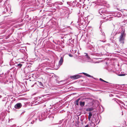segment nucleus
Listing matches in <instances>:
<instances>
[{"instance_id": "f257e3e1", "label": "nucleus", "mask_w": 127, "mask_h": 127, "mask_svg": "<svg viewBox=\"0 0 127 127\" xmlns=\"http://www.w3.org/2000/svg\"><path fill=\"white\" fill-rule=\"evenodd\" d=\"M125 29H123L121 32V34L120 37L119 41L121 43H124L125 38L126 35V34L125 33Z\"/></svg>"}, {"instance_id": "f03ea898", "label": "nucleus", "mask_w": 127, "mask_h": 127, "mask_svg": "<svg viewBox=\"0 0 127 127\" xmlns=\"http://www.w3.org/2000/svg\"><path fill=\"white\" fill-rule=\"evenodd\" d=\"M6 76L4 78V81L5 83H11L12 82L13 79H12V77L10 78L7 77V74H6Z\"/></svg>"}, {"instance_id": "7ed1b4c3", "label": "nucleus", "mask_w": 127, "mask_h": 127, "mask_svg": "<svg viewBox=\"0 0 127 127\" xmlns=\"http://www.w3.org/2000/svg\"><path fill=\"white\" fill-rule=\"evenodd\" d=\"M22 106V105L21 103H17L14 106V107L16 109H19L21 108Z\"/></svg>"}, {"instance_id": "20e7f679", "label": "nucleus", "mask_w": 127, "mask_h": 127, "mask_svg": "<svg viewBox=\"0 0 127 127\" xmlns=\"http://www.w3.org/2000/svg\"><path fill=\"white\" fill-rule=\"evenodd\" d=\"M40 86V82L39 81H37V82H35L33 85L32 86V87L34 86L37 87V86L38 87H39Z\"/></svg>"}, {"instance_id": "39448f33", "label": "nucleus", "mask_w": 127, "mask_h": 127, "mask_svg": "<svg viewBox=\"0 0 127 127\" xmlns=\"http://www.w3.org/2000/svg\"><path fill=\"white\" fill-rule=\"evenodd\" d=\"M80 77V76L78 75H75L71 77V78L74 79H76L79 78Z\"/></svg>"}, {"instance_id": "423d86ee", "label": "nucleus", "mask_w": 127, "mask_h": 127, "mask_svg": "<svg viewBox=\"0 0 127 127\" xmlns=\"http://www.w3.org/2000/svg\"><path fill=\"white\" fill-rule=\"evenodd\" d=\"M63 59L62 57H61L59 62V65L60 66L63 64Z\"/></svg>"}, {"instance_id": "0eeeda50", "label": "nucleus", "mask_w": 127, "mask_h": 127, "mask_svg": "<svg viewBox=\"0 0 127 127\" xmlns=\"http://www.w3.org/2000/svg\"><path fill=\"white\" fill-rule=\"evenodd\" d=\"M105 10L104 9H99V13L100 14H101V13H105Z\"/></svg>"}, {"instance_id": "6e6552de", "label": "nucleus", "mask_w": 127, "mask_h": 127, "mask_svg": "<svg viewBox=\"0 0 127 127\" xmlns=\"http://www.w3.org/2000/svg\"><path fill=\"white\" fill-rule=\"evenodd\" d=\"M6 98H4L2 100V101L3 103H5V105H6L7 102V101L6 100Z\"/></svg>"}, {"instance_id": "1a4fd4ad", "label": "nucleus", "mask_w": 127, "mask_h": 127, "mask_svg": "<svg viewBox=\"0 0 127 127\" xmlns=\"http://www.w3.org/2000/svg\"><path fill=\"white\" fill-rule=\"evenodd\" d=\"M80 99V98H78L74 102L75 104L77 105H79V101Z\"/></svg>"}, {"instance_id": "9d476101", "label": "nucleus", "mask_w": 127, "mask_h": 127, "mask_svg": "<svg viewBox=\"0 0 127 127\" xmlns=\"http://www.w3.org/2000/svg\"><path fill=\"white\" fill-rule=\"evenodd\" d=\"M85 102L80 101V105L81 107H83L85 105Z\"/></svg>"}, {"instance_id": "9b49d317", "label": "nucleus", "mask_w": 127, "mask_h": 127, "mask_svg": "<svg viewBox=\"0 0 127 127\" xmlns=\"http://www.w3.org/2000/svg\"><path fill=\"white\" fill-rule=\"evenodd\" d=\"M41 116L43 120L45 118V113L44 112L43 113H42L41 115Z\"/></svg>"}, {"instance_id": "f8f14e48", "label": "nucleus", "mask_w": 127, "mask_h": 127, "mask_svg": "<svg viewBox=\"0 0 127 127\" xmlns=\"http://www.w3.org/2000/svg\"><path fill=\"white\" fill-rule=\"evenodd\" d=\"M82 73L83 74H84L85 75L87 76L88 77H93V76H91V75H90L86 73H84V72H83Z\"/></svg>"}, {"instance_id": "ddd939ff", "label": "nucleus", "mask_w": 127, "mask_h": 127, "mask_svg": "<svg viewBox=\"0 0 127 127\" xmlns=\"http://www.w3.org/2000/svg\"><path fill=\"white\" fill-rule=\"evenodd\" d=\"M92 114L91 112H90L89 113V115L88 117V118L89 120H90V118H91V116H92Z\"/></svg>"}, {"instance_id": "4468645a", "label": "nucleus", "mask_w": 127, "mask_h": 127, "mask_svg": "<svg viewBox=\"0 0 127 127\" xmlns=\"http://www.w3.org/2000/svg\"><path fill=\"white\" fill-rule=\"evenodd\" d=\"M34 50L35 51V53H36L37 51V54L39 55V52L38 51H39V49L37 50V49H36V48L35 47L34 48Z\"/></svg>"}, {"instance_id": "2eb2a0df", "label": "nucleus", "mask_w": 127, "mask_h": 127, "mask_svg": "<svg viewBox=\"0 0 127 127\" xmlns=\"http://www.w3.org/2000/svg\"><path fill=\"white\" fill-rule=\"evenodd\" d=\"M11 34H12L11 33L9 34L7 36H6V37H5V39H7L9 37L10 35Z\"/></svg>"}, {"instance_id": "dca6fc26", "label": "nucleus", "mask_w": 127, "mask_h": 127, "mask_svg": "<svg viewBox=\"0 0 127 127\" xmlns=\"http://www.w3.org/2000/svg\"><path fill=\"white\" fill-rule=\"evenodd\" d=\"M22 64H17V66L18 68H20L22 66Z\"/></svg>"}, {"instance_id": "f3484780", "label": "nucleus", "mask_w": 127, "mask_h": 127, "mask_svg": "<svg viewBox=\"0 0 127 127\" xmlns=\"http://www.w3.org/2000/svg\"><path fill=\"white\" fill-rule=\"evenodd\" d=\"M86 54L85 57L86 58L88 59H89L90 57L88 56L87 54Z\"/></svg>"}, {"instance_id": "a211bd4d", "label": "nucleus", "mask_w": 127, "mask_h": 127, "mask_svg": "<svg viewBox=\"0 0 127 127\" xmlns=\"http://www.w3.org/2000/svg\"><path fill=\"white\" fill-rule=\"evenodd\" d=\"M9 76H8V77H10V78L12 77V79H13V78L12 77V74H10L9 75H8Z\"/></svg>"}, {"instance_id": "6ab92c4d", "label": "nucleus", "mask_w": 127, "mask_h": 127, "mask_svg": "<svg viewBox=\"0 0 127 127\" xmlns=\"http://www.w3.org/2000/svg\"><path fill=\"white\" fill-rule=\"evenodd\" d=\"M125 75V74H119V75L120 76H124Z\"/></svg>"}, {"instance_id": "aec40b11", "label": "nucleus", "mask_w": 127, "mask_h": 127, "mask_svg": "<svg viewBox=\"0 0 127 127\" xmlns=\"http://www.w3.org/2000/svg\"><path fill=\"white\" fill-rule=\"evenodd\" d=\"M101 42H104V41H101L100 40H98V41H97V43L98 44L100 43Z\"/></svg>"}, {"instance_id": "412c9836", "label": "nucleus", "mask_w": 127, "mask_h": 127, "mask_svg": "<svg viewBox=\"0 0 127 127\" xmlns=\"http://www.w3.org/2000/svg\"><path fill=\"white\" fill-rule=\"evenodd\" d=\"M8 11V9L7 8H5V9H4V11Z\"/></svg>"}, {"instance_id": "4be33fe9", "label": "nucleus", "mask_w": 127, "mask_h": 127, "mask_svg": "<svg viewBox=\"0 0 127 127\" xmlns=\"http://www.w3.org/2000/svg\"><path fill=\"white\" fill-rule=\"evenodd\" d=\"M11 127H17L16 125H12Z\"/></svg>"}, {"instance_id": "5701e85b", "label": "nucleus", "mask_w": 127, "mask_h": 127, "mask_svg": "<svg viewBox=\"0 0 127 127\" xmlns=\"http://www.w3.org/2000/svg\"><path fill=\"white\" fill-rule=\"evenodd\" d=\"M99 80H100L101 81H102L103 82L104 81V80H103L101 78H100L99 79Z\"/></svg>"}, {"instance_id": "b1692460", "label": "nucleus", "mask_w": 127, "mask_h": 127, "mask_svg": "<svg viewBox=\"0 0 127 127\" xmlns=\"http://www.w3.org/2000/svg\"><path fill=\"white\" fill-rule=\"evenodd\" d=\"M72 51L73 52V53H76V50H74V51H73V48L72 50Z\"/></svg>"}, {"instance_id": "393cba45", "label": "nucleus", "mask_w": 127, "mask_h": 127, "mask_svg": "<svg viewBox=\"0 0 127 127\" xmlns=\"http://www.w3.org/2000/svg\"><path fill=\"white\" fill-rule=\"evenodd\" d=\"M69 12H66L65 13V14H69Z\"/></svg>"}, {"instance_id": "a878e982", "label": "nucleus", "mask_w": 127, "mask_h": 127, "mask_svg": "<svg viewBox=\"0 0 127 127\" xmlns=\"http://www.w3.org/2000/svg\"><path fill=\"white\" fill-rule=\"evenodd\" d=\"M34 123V121H32V122H31V124H33Z\"/></svg>"}, {"instance_id": "bb28decb", "label": "nucleus", "mask_w": 127, "mask_h": 127, "mask_svg": "<svg viewBox=\"0 0 127 127\" xmlns=\"http://www.w3.org/2000/svg\"><path fill=\"white\" fill-rule=\"evenodd\" d=\"M69 56H70V57H72L73 56L70 54H69Z\"/></svg>"}, {"instance_id": "cd10ccee", "label": "nucleus", "mask_w": 127, "mask_h": 127, "mask_svg": "<svg viewBox=\"0 0 127 127\" xmlns=\"http://www.w3.org/2000/svg\"><path fill=\"white\" fill-rule=\"evenodd\" d=\"M89 110L90 111H92L93 110V109H91V108H89Z\"/></svg>"}, {"instance_id": "c85d7f7f", "label": "nucleus", "mask_w": 127, "mask_h": 127, "mask_svg": "<svg viewBox=\"0 0 127 127\" xmlns=\"http://www.w3.org/2000/svg\"><path fill=\"white\" fill-rule=\"evenodd\" d=\"M37 102V103H39V102H40V101H39V100H37V102Z\"/></svg>"}, {"instance_id": "c756f323", "label": "nucleus", "mask_w": 127, "mask_h": 127, "mask_svg": "<svg viewBox=\"0 0 127 127\" xmlns=\"http://www.w3.org/2000/svg\"><path fill=\"white\" fill-rule=\"evenodd\" d=\"M89 125H87L85 126V127H88Z\"/></svg>"}, {"instance_id": "7c9ffc66", "label": "nucleus", "mask_w": 127, "mask_h": 127, "mask_svg": "<svg viewBox=\"0 0 127 127\" xmlns=\"http://www.w3.org/2000/svg\"><path fill=\"white\" fill-rule=\"evenodd\" d=\"M2 75H3V73H2V74H0V77H2Z\"/></svg>"}, {"instance_id": "2f4dec72", "label": "nucleus", "mask_w": 127, "mask_h": 127, "mask_svg": "<svg viewBox=\"0 0 127 127\" xmlns=\"http://www.w3.org/2000/svg\"><path fill=\"white\" fill-rule=\"evenodd\" d=\"M40 86H42V84L40 82Z\"/></svg>"}, {"instance_id": "473e14b6", "label": "nucleus", "mask_w": 127, "mask_h": 127, "mask_svg": "<svg viewBox=\"0 0 127 127\" xmlns=\"http://www.w3.org/2000/svg\"><path fill=\"white\" fill-rule=\"evenodd\" d=\"M104 82H106V83H108V82L106 81H105V80H104Z\"/></svg>"}, {"instance_id": "72a5a7b5", "label": "nucleus", "mask_w": 127, "mask_h": 127, "mask_svg": "<svg viewBox=\"0 0 127 127\" xmlns=\"http://www.w3.org/2000/svg\"><path fill=\"white\" fill-rule=\"evenodd\" d=\"M0 0V2H1L2 1V0Z\"/></svg>"}, {"instance_id": "f704fd0d", "label": "nucleus", "mask_w": 127, "mask_h": 127, "mask_svg": "<svg viewBox=\"0 0 127 127\" xmlns=\"http://www.w3.org/2000/svg\"><path fill=\"white\" fill-rule=\"evenodd\" d=\"M52 118L53 119L54 118V117L53 116H52Z\"/></svg>"}, {"instance_id": "c9c22d12", "label": "nucleus", "mask_w": 127, "mask_h": 127, "mask_svg": "<svg viewBox=\"0 0 127 127\" xmlns=\"http://www.w3.org/2000/svg\"><path fill=\"white\" fill-rule=\"evenodd\" d=\"M68 17V16H67V17Z\"/></svg>"}, {"instance_id": "e433bc0d", "label": "nucleus", "mask_w": 127, "mask_h": 127, "mask_svg": "<svg viewBox=\"0 0 127 127\" xmlns=\"http://www.w3.org/2000/svg\"><path fill=\"white\" fill-rule=\"evenodd\" d=\"M38 119H39V120H40V118H38Z\"/></svg>"}]
</instances>
